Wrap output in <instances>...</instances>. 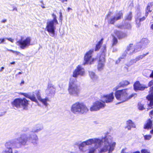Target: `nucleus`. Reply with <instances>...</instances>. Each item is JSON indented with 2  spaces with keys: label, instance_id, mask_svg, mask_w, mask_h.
<instances>
[{
  "label": "nucleus",
  "instance_id": "nucleus-1",
  "mask_svg": "<svg viewBox=\"0 0 153 153\" xmlns=\"http://www.w3.org/2000/svg\"><path fill=\"white\" fill-rule=\"evenodd\" d=\"M112 140L113 138L111 136L107 135L102 138V140L94 138L88 139L85 141L87 145H91L93 144H95V145L97 144L100 145L102 142H103V146H101L100 148L99 153H105L108 151V153H112L116 145L115 142H112Z\"/></svg>",
  "mask_w": 153,
  "mask_h": 153
},
{
  "label": "nucleus",
  "instance_id": "nucleus-2",
  "mask_svg": "<svg viewBox=\"0 0 153 153\" xmlns=\"http://www.w3.org/2000/svg\"><path fill=\"white\" fill-rule=\"evenodd\" d=\"M76 79L71 78L68 85V91L71 96L74 97L78 96L80 91L79 86L76 84Z\"/></svg>",
  "mask_w": 153,
  "mask_h": 153
},
{
  "label": "nucleus",
  "instance_id": "nucleus-3",
  "mask_svg": "<svg viewBox=\"0 0 153 153\" xmlns=\"http://www.w3.org/2000/svg\"><path fill=\"white\" fill-rule=\"evenodd\" d=\"M53 19L47 22L46 23V29L49 33L50 36L54 37L55 35V31L56 29L55 25L58 24L56 19V16L54 14H52Z\"/></svg>",
  "mask_w": 153,
  "mask_h": 153
},
{
  "label": "nucleus",
  "instance_id": "nucleus-4",
  "mask_svg": "<svg viewBox=\"0 0 153 153\" xmlns=\"http://www.w3.org/2000/svg\"><path fill=\"white\" fill-rule=\"evenodd\" d=\"M88 110L85 105L79 102L73 104L71 107V111L75 114H83L87 112Z\"/></svg>",
  "mask_w": 153,
  "mask_h": 153
},
{
  "label": "nucleus",
  "instance_id": "nucleus-5",
  "mask_svg": "<svg viewBox=\"0 0 153 153\" xmlns=\"http://www.w3.org/2000/svg\"><path fill=\"white\" fill-rule=\"evenodd\" d=\"M115 95L116 98L118 100L121 101L120 103L128 100L133 96V94H132L128 96L127 92V89H123L117 91L115 92ZM119 103H120V102Z\"/></svg>",
  "mask_w": 153,
  "mask_h": 153
},
{
  "label": "nucleus",
  "instance_id": "nucleus-6",
  "mask_svg": "<svg viewBox=\"0 0 153 153\" xmlns=\"http://www.w3.org/2000/svg\"><path fill=\"white\" fill-rule=\"evenodd\" d=\"M11 103L13 106L17 108H22L24 110L27 109V106L29 104L28 101L25 98L16 99Z\"/></svg>",
  "mask_w": 153,
  "mask_h": 153
},
{
  "label": "nucleus",
  "instance_id": "nucleus-7",
  "mask_svg": "<svg viewBox=\"0 0 153 153\" xmlns=\"http://www.w3.org/2000/svg\"><path fill=\"white\" fill-rule=\"evenodd\" d=\"M31 38L27 37L25 39H21L17 42V45L19 46L22 49H25L31 45Z\"/></svg>",
  "mask_w": 153,
  "mask_h": 153
},
{
  "label": "nucleus",
  "instance_id": "nucleus-8",
  "mask_svg": "<svg viewBox=\"0 0 153 153\" xmlns=\"http://www.w3.org/2000/svg\"><path fill=\"white\" fill-rule=\"evenodd\" d=\"M15 139L17 142V145L18 144L19 145L17 146L18 148L22 146L28 145L29 144L28 137L26 134H22L19 137Z\"/></svg>",
  "mask_w": 153,
  "mask_h": 153
},
{
  "label": "nucleus",
  "instance_id": "nucleus-9",
  "mask_svg": "<svg viewBox=\"0 0 153 153\" xmlns=\"http://www.w3.org/2000/svg\"><path fill=\"white\" fill-rule=\"evenodd\" d=\"M105 106V102L97 101L93 103L90 110L91 111H97L100 109L104 108Z\"/></svg>",
  "mask_w": 153,
  "mask_h": 153
},
{
  "label": "nucleus",
  "instance_id": "nucleus-10",
  "mask_svg": "<svg viewBox=\"0 0 153 153\" xmlns=\"http://www.w3.org/2000/svg\"><path fill=\"white\" fill-rule=\"evenodd\" d=\"M148 86L151 87L149 92V94L146 97L147 99L149 101V105L152 108L153 107V80L150 81L148 84Z\"/></svg>",
  "mask_w": 153,
  "mask_h": 153
},
{
  "label": "nucleus",
  "instance_id": "nucleus-11",
  "mask_svg": "<svg viewBox=\"0 0 153 153\" xmlns=\"http://www.w3.org/2000/svg\"><path fill=\"white\" fill-rule=\"evenodd\" d=\"M94 51V49L90 50L85 54L84 58L85 62L83 63L84 65H85L89 63L90 64L93 63V62L94 60V58L91 59V58L92 57V54Z\"/></svg>",
  "mask_w": 153,
  "mask_h": 153
},
{
  "label": "nucleus",
  "instance_id": "nucleus-12",
  "mask_svg": "<svg viewBox=\"0 0 153 153\" xmlns=\"http://www.w3.org/2000/svg\"><path fill=\"white\" fill-rule=\"evenodd\" d=\"M141 50V48H139L138 46L137 45L135 48H134L133 47V44H130L129 46H127V50L125 51V52L123 53V55L124 56L125 55H126V53L130 55L133 54L134 52H136Z\"/></svg>",
  "mask_w": 153,
  "mask_h": 153
},
{
  "label": "nucleus",
  "instance_id": "nucleus-13",
  "mask_svg": "<svg viewBox=\"0 0 153 153\" xmlns=\"http://www.w3.org/2000/svg\"><path fill=\"white\" fill-rule=\"evenodd\" d=\"M85 74V72L84 68L81 66L78 65L73 72V76L76 78L78 76H83Z\"/></svg>",
  "mask_w": 153,
  "mask_h": 153
},
{
  "label": "nucleus",
  "instance_id": "nucleus-14",
  "mask_svg": "<svg viewBox=\"0 0 153 153\" xmlns=\"http://www.w3.org/2000/svg\"><path fill=\"white\" fill-rule=\"evenodd\" d=\"M55 87L52 84H49L47 89L45 90V92L47 95L50 96L55 94Z\"/></svg>",
  "mask_w": 153,
  "mask_h": 153
},
{
  "label": "nucleus",
  "instance_id": "nucleus-15",
  "mask_svg": "<svg viewBox=\"0 0 153 153\" xmlns=\"http://www.w3.org/2000/svg\"><path fill=\"white\" fill-rule=\"evenodd\" d=\"M29 143L31 142L34 145L37 144L38 141V137L37 135L35 134H33L29 135L28 137Z\"/></svg>",
  "mask_w": 153,
  "mask_h": 153
},
{
  "label": "nucleus",
  "instance_id": "nucleus-16",
  "mask_svg": "<svg viewBox=\"0 0 153 153\" xmlns=\"http://www.w3.org/2000/svg\"><path fill=\"white\" fill-rule=\"evenodd\" d=\"M5 146L6 149H12V147L13 146L17 148V142L16 139H14L6 142L5 144Z\"/></svg>",
  "mask_w": 153,
  "mask_h": 153
},
{
  "label": "nucleus",
  "instance_id": "nucleus-17",
  "mask_svg": "<svg viewBox=\"0 0 153 153\" xmlns=\"http://www.w3.org/2000/svg\"><path fill=\"white\" fill-rule=\"evenodd\" d=\"M105 62L104 56L101 55L99 58V63L98 65V69L99 71H101L103 69Z\"/></svg>",
  "mask_w": 153,
  "mask_h": 153
},
{
  "label": "nucleus",
  "instance_id": "nucleus-18",
  "mask_svg": "<svg viewBox=\"0 0 153 153\" xmlns=\"http://www.w3.org/2000/svg\"><path fill=\"white\" fill-rule=\"evenodd\" d=\"M114 98L113 93V92L109 94L104 96L103 97L104 101L106 103L112 102L113 101Z\"/></svg>",
  "mask_w": 153,
  "mask_h": 153
},
{
  "label": "nucleus",
  "instance_id": "nucleus-19",
  "mask_svg": "<svg viewBox=\"0 0 153 153\" xmlns=\"http://www.w3.org/2000/svg\"><path fill=\"white\" fill-rule=\"evenodd\" d=\"M150 41L148 40V39L146 38H143L141 40V41L138 44V46L139 45H141L142 46L140 47V48H142L143 47L145 48L147 47V45L149 43Z\"/></svg>",
  "mask_w": 153,
  "mask_h": 153
},
{
  "label": "nucleus",
  "instance_id": "nucleus-20",
  "mask_svg": "<svg viewBox=\"0 0 153 153\" xmlns=\"http://www.w3.org/2000/svg\"><path fill=\"white\" fill-rule=\"evenodd\" d=\"M134 88L135 91L138 90L143 91L145 88L138 81L136 82L134 84Z\"/></svg>",
  "mask_w": 153,
  "mask_h": 153
},
{
  "label": "nucleus",
  "instance_id": "nucleus-21",
  "mask_svg": "<svg viewBox=\"0 0 153 153\" xmlns=\"http://www.w3.org/2000/svg\"><path fill=\"white\" fill-rule=\"evenodd\" d=\"M43 129V127L42 125L37 124L32 129L31 132L33 133H38Z\"/></svg>",
  "mask_w": 153,
  "mask_h": 153
},
{
  "label": "nucleus",
  "instance_id": "nucleus-22",
  "mask_svg": "<svg viewBox=\"0 0 153 153\" xmlns=\"http://www.w3.org/2000/svg\"><path fill=\"white\" fill-rule=\"evenodd\" d=\"M126 128H127L128 130H130L131 128H136L135 124L131 120H129L126 121Z\"/></svg>",
  "mask_w": 153,
  "mask_h": 153
},
{
  "label": "nucleus",
  "instance_id": "nucleus-23",
  "mask_svg": "<svg viewBox=\"0 0 153 153\" xmlns=\"http://www.w3.org/2000/svg\"><path fill=\"white\" fill-rule=\"evenodd\" d=\"M114 33L119 39H122L126 35L125 33L117 30H115Z\"/></svg>",
  "mask_w": 153,
  "mask_h": 153
},
{
  "label": "nucleus",
  "instance_id": "nucleus-24",
  "mask_svg": "<svg viewBox=\"0 0 153 153\" xmlns=\"http://www.w3.org/2000/svg\"><path fill=\"white\" fill-rule=\"evenodd\" d=\"M21 94L25 97L29 98L33 101H34L35 102H37V100L34 96H31L29 95L28 94L26 93H21Z\"/></svg>",
  "mask_w": 153,
  "mask_h": 153
},
{
  "label": "nucleus",
  "instance_id": "nucleus-25",
  "mask_svg": "<svg viewBox=\"0 0 153 153\" xmlns=\"http://www.w3.org/2000/svg\"><path fill=\"white\" fill-rule=\"evenodd\" d=\"M152 3H149L148 4V5L146 9V13L145 16L146 17H147L149 12H151L152 11V9L151 10V7L152 6Z\"/></svg>",
  "mask_w": 153,
  "mask_h": 153
},
{
  "label": "nucleus",
  "instance_id": "nucleus-26",
  "mask_svg": "<svg viewBox=\"0 0 153 153\" xmlns=\"http://www.w3.org/2000/svg\"><path fill=\"white\" fill-rule=\"evenodd\" d=\"M152 126V121L150 119L148 120L147 123L145 125L144 128L148 129L151 128Z\"/></svg>",
  "mask_w": 153,
  "mask_h": 153
},
{
  "label": "nucleus",
  "instance_id": "nucleus-27",
  "mask_svg": "<svg viewBox=\"0 0 153 153\" xmlns=\"http://www.w3.org/2000/svg\"><path fill=\"white\" fill-rule=\"evenodd\" d=\"M39 100L45 106H47L48 105L47 102L49 101V99L48 97H45L44 99L41 98Z\"/></svg>",
  "mask_w": 153,
  "mask_h": 153
},
{
  "label": "nucleus",
  "instance_id": "nucleus-28",
  "mask_svg": "<svg viewBox=\"0 0 153 153\" xmlns=\"http://www.w3.org/2000/svg\"><path fill=\"white\" fill-rule=\"evenodd\" d=\"M146 16H145V17L143 16L141 18L138 19V18H137L136 17H135L136 22V23L138 27H139V26L140 25V22H141L145 20L146 19Z\"/></svg>",
  "mask_w": 153,
  "mask_h": 153
},
{
  "label": "nucleus",
  "instance_id": "nucleus-29",
  "mask_svg": "<svg viewBox=\"0 0 153 153\" xmlns=\"http://www.w3.org/2000/svg\"><path fill=\"white\" fill-rule=\"evenodd\" d=\"M123 13L122 11H119L117 13L116 15L114 16L115 20H117L120 19L123 17Z\"/></svg>",
  "mask_w": 153,
  "mask_h": 153
},
{
  "label": "nucleus",
  "instance_id": "nucleus-30",
  "mask_svg": "<svg viewBox=\"0 0 153 153\" xmlns=\"http://www.w3.org/2000/svg\"><path fill=\"white\" fill-rule=\"evenodd\" d=\"M32 95L36 96L37 98L39 100L41 97V91L40 90H36L33 92V94Z\"/></svg>",
  "mask_w": 153,
  "mask_h": 153
},
{
  "label": "nucleus",
  "instance_id": "nucleus-31",
  "mask_svg": "<svg viewBox=\"0 0 153 153\" xmlns=\"http://www.w3.org/2000/svg\"><path fill=\"white\" fill-rule=\"evenodd\" d=\"M103 39H102L101 40L99 41L97 44L96 45V47L95 49V51H98L100 48L101 45L102 44Z\"/></svg>",
  "mask_w": 153,
  "mask_h": 153
},
{
  "label": "nucleus",
  "instance_id": "nucleus-32",
  "mask_svg": "<svg viewBox=\"0 0 153 153\" xmlns=\"http://www.w3.org/2000/svg\"><path fill=\"white\" fill-rule=\"evenodd\" d=\"M118 27L121 29L127 28L129 29L131 28V25L130 23H125V25H124L123 26H119Z\"/></svg>",
  "mask_w": 153,
  "mask_h": 153
},
{
  "label": "nucleus",
  "instance_id": "nucleus-33",
  "mask_svg": "<svg viewBox=\"0 0 153 153\" xmlns=\"http://www.w3.org/2000/svg\"><path fill=\"white\" fill-rule=\"evenodd\" d=\"M129 82L127 81L124 80L121 82L119 84L120 87H123L129 84Z\"/></svg>",
  "mask_w": 153,
  "mask_h": 153
},
{
  "label": "nucleus",
  "instance_id": "nucleus-34",
  "mask_svg": "<svg viewBox=\"0 0 153 153\" xmlns=\"http://www.w3.org/2000/svg\"><path fill=\"white\" fill-rule=\"evenodd\" d=\"M89 74L91 78L93 80H94L97 79V76L92 71H90L89 72Z\"/></svg>",
  "mask_w": 153,
  "mask_h": 153
},
{
  "label": "nucleus",
  "instance_id": "nucleus-35",
  "mask_svg": "<svg viewBox=\"0 0 153 153\" xmlns=\"http://www.w3.org/2000/svg\"><path fill=\"white\" fill-rule=\"evenodd\" d=\"M132 18V13L129 12L125 16V19L128 21H130Z\"/></svg>",
  "mask_w": 153,
  "mask_h": 153
},
{
  "label": "nucleus",
  "instance_id": "nucleus-36",
  "mask_svg": "<svg viewBox=\"0 0 153 153\" xmlns=\"http://www.w3.org/2000/svg\"><path fill=\"white\" fill-rule=\"evenodd\" d=\"M148 54V53H147L146 54H144L142 55H141L138 56L136 58V61H138L144 57L145 56L147 55Z\"/></svg>",
  "mask_w": 153,
  "mask_h": 153
},
{
  "label": "nucleus",
  "instance_id": "nucleus-37",
  "mask_svg": "<svg viewBox=\"0 0 153 153\" xmlns=\"http://www.w3.org/2000/svg\"><path fill=\"white\" fill-rule=\"evenodd\" d=\"M87 145L85 141L81 143L79 146V148L80 150H81L82 149V147H84L86 146Z\"/></svg>",
  "mask_w": 153,
  "mask_h": 153
},
{
  "label": "nucleus",
  "instance_id": "nucleus-38",
  "mask_svg": "<svg viewBox=\"0 0 153 153\" xmlns=\"http://www.w3.org/2000/svg\"><path fill=\"white\" fill-rule=\"evenodd\" d=\"M96 145L94 147H92L90 148L89 149V152L88 153H94L97 147H96Z\"/></svg>",
  "mask_w": 153,
  "mask_h": 153
},
{
  "label": "nucleus",
  "instance_id": "nucleus-39",
  "mask_svg": "<svg viewBox=\"0 0 153 153\" xmlns=\"http://www.w3.org/2000/svg\"><path fill=\"white\" fill-rule=\"evenodd\" d=\"M1 153H13L12 149H5L4 151H3Z\"/></svg>",
  "mask_w": 153,
  "mask_h": 153
},
{
  "label": "nucleus",
  "instance_id": "nucleus-40",
  "mask_svg": "<svg viewBox=\"0 0 153 153\" xmlns=\"http://www.w3.org/2000/svg\"><path fill=\"white\" fill-rule=\"evenodd\" d=\"M138 108L140 110H143L145 109V108L144 107L143 105L141 104L140 103H138Z\"/></svg>",
  "mask_w": 153,
  "mask_h": 153
},
{
  "label": "nucleus",
  "instance_id": "nucleus-41",
  "mask_svg": "<svg viewBox=\"0 0 153 153\" xmlns=\"http://www.w3.org/2000/svg\"><path fill=\"white\" fill-rule=\"evenodd\" d=\"M117 20H115V19L114 17L113 18H110L108 21V23L111 24H114L115 22Z\"/></svg>",
  "mask_w": 153,
  "mask_h": 153
},
{
  "label": "nucleus",
  "instance_id": "nucleus-42",
  "mask_svg": "<svg viewBox=\"0 0 153 153\" xmlns=\"http://www.w3.org/2000/svg\"><path fill=\"white\" fill-rule=\"evenodd\" d=\"M117 42V39L114 36H113V46L115 45Z\"/></svg>",
  "mask_w": 153,
  "mask_h": 153
},
{
  "label": "nucleus",
  "instance_id": "nucleus-43",
  "mask_svg": "<svg viewBox=\"0 0 153 153\" xmlns=\"http://www.w3.org/2000/svg\"><path fill=\"white\" fill-rule=\"evenodd\" d=\"M125 56H126L125 55L124 56L123 55L120 58H119L118 59H117L116 61V64H118L120 62V61H121V59H124V57H125Z\"/></svg>",
  "mask_w": 153,
  "mask_h": 153
},
{
  "label": "nucleus",
  "instance_id": "nucleus-44",
  "mask_svg": "<svg viewBox=\"0 0 153 153\" xmlns=\"http://www.w3.org/2000/svg\"><path fill=\"white\" fill-rule=\"evenodd\" d=\"M144 139L146 140H149L152 137L150 135H146L144 136Z\"/></svg>",
  "mask_w": 153,
  "mask_h": 153
},
{
  "label": "nucleus",
  "instance_id": "nucleus-45",
  "mask_svg": "<svg viewBox=\"0 0 153 153\" xmlns=\"http://www.w3.org/2000/svg\"><path fill=\"white\" fill-rule=\"evenodd\" d=\"M14 53H15L16 54V55H19V56H23V54H22L20 52L17 51H14Z\"/></svg>",
  "mask_w": 153,
  "mask_h": 153
},
{
  "label": "nucleus",
  "instance_id": "nucleus-46",
  "mask_svg": "<svg viewBox=\"0 0 153 153\" xmlns=\"http://www.w3.org/2000/svg\"><path fill=\"white\" fill-rule=\"evenodd\" d=\"M141 153H150L147 149H142L141 150Z\"/></svg>",
  "mask_w": 153,
  "mask_h": 153
},
{
  "label": "nucleus",
  "instance_id": "nucleus-47",
  "mask_svg": "<svg viewBox=\"0 0 153 153\" xmlns=\"http://www.w3.org/2000/svg\"><path fill=\"white\" fill-rule=\"evenodd\" d=\"M102 49V53H104L106 51V45H103Z\"/></svg>",
  "mask_w": 153,
  "mask_h": 153
},
{
  "label": "nucleus",
  "instance_id": "nucleus-48",
  "mask_svg": "<svg viewBox=\"0 0 153 153\" xmlns=\"http://www.w3.org/2000/svg\"><path fill=\"white\" fill-rule=\"evenodd\" d=\"M5 39L8 40L11 42H13V41H14V40L11 38H5Z\"/></svg>",
  "mask_w": 153,
  "mask_h": 153
},
{
  "label": "nucleus",
  "instance_id": "nucleus-49",
  "mask_svg": "<svg viewBox=\"0 0 153 153\" xmlns=\"http://www.w3.org/2000/svg\"><path fill=\"white\" fill-rule=\"evenodd\" d=\"M25 83V82L24 80H22L20 84V86H22Z\"/></svg>",
  "mask_w": 153,
  "mask_h": 153
},
{
  "label": "nucleus",
  "instance_id": "nucleus-50",
  "mask_svg": "<svg viewBox=\"0 0 153 153\" xmlns=\"http://www.w3.org/2000/svg\"><path fill=\"white\" fill-rule=\"evenodd\" d=\"M5 39H6L5 38H3L1 39V41L0 43V44H1L4 43V42L5 41Z\"/></svg>",
  "mask_w": 153,
  "mask_h": 153
},
{
  "label": "nucleus",
  "instance_id": "nucleus-51",
  "mask_svg": "<svg viewBox=\"0 0 153 153\" xmlns=\"http://www.w3.org/2000/svg\"><path fill=\"white\" fill-rule=\"evenodd\" d=\"M6 49H7V51H9L13 53H14V51H13V50H12L9 49H8L7 48H6Z\"/></svg>",
  "mask_w": 153,
  "mask_h": 153
},
{
  "label": "nucleus",
  "instance_id": "nucleus-52",
  "mask_svg": "<svg viewBox=\"0 0 153 153\" xmlns=\"http://www.w3.org/2000/svg\"><path fill=\"white\" fill-rule=\"evenodd\" d=\"M7 21L6 19H3L1 21V23H5Z\"/></svg>",
  "mask_w": 153,
  "mask_h": 153
},
{
  "label": "nucleus",
  "instance_id": "nucleus-53",
  "mask_svg": "<svg viewBox=\"0 0 153 153\" xmlns=\"http://www.w3.org/2000/svg\"><path fill=\"white\" fill-rule=\"evenodd\" d=\"M62 13L61 12L60 13V16H59V19L61 20H62Z\"/></svg>",
  "mask_w": 153,
  "mask_h": 153
},
{
  "label": "nucleus",
  "instance_id": "nucleus-54",
  "mask_svg": "<svg viewBox=\"0 0 153 153\" xmlns=\"http://www.w3.org/2000/svg\"><path fill=\"white\" fill-rule=\"evenodd\" d=\"M150 77L153 78V71H152L151 74L150 75Z\"/></svg>",
  "mask_w": 153,
  "mask_h": 153
},
{
  "label": "nucleus",
  "instance_id": "nucleus-55",
  "mask_svg": "<svg viewBox=\"0 0 153 153\" xmlns=\"http://www.w3.org/2000/svg\"><path fill=\"white\" fill-rule=\"evenodd\" d=\"M4 68L3 67H1V69L0 70V72H1L3 71V70L4 69Z\"/></svg>",
  "mask_w": 153,
  "mask_h": 153
},
{
  "label": "nucleus",
  "instance_id": "nucleus-56",
  "mask_svg": "<svg viewBox=\"0 0 153 153\" xmlns=\"http://www.w3.org/2000/svg\"><path fill=\"white\" fill-rule=\"evenodd\" d=\"M14 10H16V11H17V8L16 7H14L13 10H12V11H13Z\"/></svg>",
  "mask_w": 153,
  "mask_h": 153
},
{
  "label": "nucleus",
  "instance_id": "nucleus-57",
  "mask_svg": "<svg viewBox=\"0 0 153 153\" xmlns=\"http://www.w3.org/2000/svg\"><path fill=\"white\" fill-rule=\"evenodd\" d=\"M151 115H153V110L151 111L150 112V116H151Z\"/></svg>",
  "mask_w": 153,
  "mask_h": 153
},
{
  "label": "nucleus",
  "instance_id": "nucleus-58",
  "mask_svg": "<svg viewBox=\"0 0 153 153\" xmlns=\"http://www.w3.org/2000/svg\"><path fill=\"white\" fill-rule=\"evenodd\" d=\"M22 74V73L20 72H19L18 74H16V76H17L19 74Z\"/></svg>",
  "mask_w": 153,
  "mask_h": 153
},
{
  "label": "nucleus",
  "instance_id": "nucleus-59",
  "mask_svg": "<svg viewBox=\"0 0 153 153\" xmlns=\"http://www.w3.org/2000/svg\"><path fill=\"white\" fill-rule=\"evenodd\" d=\"M10 64L11 65H14L15 64V62H11Z\"/></svg>",
  "mask_w": 153,
  "mask_h": 153
},
{
  "label": "nucleus",
  "instance_id": "nucleus-60",
  "mask_svg": "<svg viewBox=\"0 0 153 153\" xmlns=\"http://www.w3.org/2000/svg\"><path fill=\"white\" fill-rule=\"evenodd\" d=\"M60 1H61L62 2H64V1H67V0H60Z\"/></svg>",
  "mask_w": 153,
  "mask_h": 153
},
{
  "label": "nucleus",
  "instance_id": "nucleus-61",
  "mask_svg": "<svg viewBox=\"0 0 153 153\" xmlns=\"http://www.w3.org/2000/svg\"><path fill=\"white\" fill-rule=\"evenodd\" d=\"M133 153H140L139 151H136Z\"/></svg>",
  "mask_w": 153,
  "mask_h": 153
},
{
  "label": "nucleus",
  "instance_id": "nucleus-62",
  "mask_svg": "<svg viewBox=\"0 0 153 153\" xmlns=\"http://www.w3.org/2000/svg\"><path fill=\"white\" fill-rule=\"evenodd\" d=\"M150 133L153 134V129L150 131Z\"/></svg>",
  "mask_w": 153,
  "mask_h": 153
},
{
  "label": "nucleus",
  "instance_id": "nucleus-63",
  "mask_svg": "<svg viewBox=\"0 0 153 153\" xmlns=\"http://www.w3.org/2000/svg\"><path fill=\"white\" fill-rule=\"evenodd\" d=\"M151 28L152 29H153V24L151 26Z\"/></svg>",
  "mask_w": 153,
  "mask_h": 153
},
{
  "label": "nucleus",
  "instance_id": "nucleus-64",
  "mask_svg": "<svg viewBox=\"0 0 153 153\" xmlns=\"http://www.w3.org/2000/svg\"><path fill=\"white\" fill-rule=\"evenodd\" d=\"M41 7H42V8H45V7L44 6H42V5H41Z\"/></svg>",
  "mask_w": 153,
  "mask_h": 153
}]
</instances>
